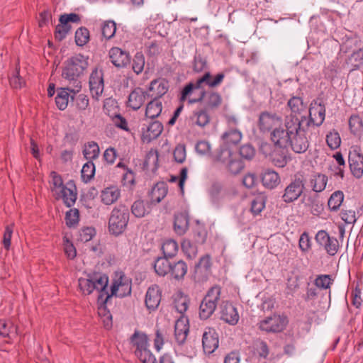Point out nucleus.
Masks as SVG:
<instances>
[{
	"mask_svg": "<svg viewBox=\"0 0 363 363\" xmlns=\"http://www.w3.org/2000/svg\"><path fill=\"white\" fill-rule=\"evenodd\" d=\"M285 129H277L270 135L274 145L277 147L291 146L296 153H303L309 147V141L304 128L301 127V119L296 116H286L284 120Z\"/></svg>",
	"mask_w": 363,
	"mask_h": 363,
	"instance_id": "nucleus-1",
	"label": "nucleus"
},
{
	"mask_svg": "<svg viewBox=\"0 0 363 363\" xmlns=\"http://www.w3.org/2000/svg\"><path fill=\"white\" fill-rule=\"evenodd\" d=\"M88 67V57L77 54L68 58L65 62L62 77L68 82L71 91L79 92L82 88L81 78Z\"/></svg>",
	"mask_w": 363,
	"mask_h": 363,
	"instance_id": "nucleus-2",
	"label": "nucleus"
},
{
	"mask_svg": "<svg viewBox=\"0 0 363 363\" xmlns=\"http://www.w3.org/2000/svg\"><path fill=\"white\" fill-rule=\"evenodd\" d=\"M129 208L123 204L116 206L111 211L108 220V230L114 235H121L129 221Z\"/></svg>",
	"mask_w": 363,
	"mask_h": 363,
	"instance_id": "nucleus-3",
	"label": "nucleus"
},
{
	"mask_svg": "<svg viewBox=\"0 0 363 363\" xmlns=\"http://www.w3.org/2000/svg\"><path fill=\"white\" fill-rule=\"evenodd\" d=\"M237 191L233 185L222 183H213L208 190L211 202L216 206H220L230 201L236 194Z\"/></svg>",
	"mask_w": 363,
	"mask_h": 363,
	"instance_id": "nucleus-4",
	"label": "nucleus"
},
{
	"mask_svg": "<svg viewBox=\"0 0 363 363\" xmlns=\"http://www.w3.org/2000/svg\"><path fill=\"white\" fill-rule=\"evenodd\" d=\"M221 289L218 286H212L207 292L200 304L199 315L202 319L208 318L215 311L220 299Z\"/></svg>",
	"mask_w": 363,
	"mask_h": 363,
	"instance_id": "nucleus-5",
	"label": "nucleus"
},
{
	"mask_svg": "<svg viewBox=\"0 0 363 363\" xmlns=\"http://www.w3.org/2000/svg\"><path fill=\"white\" fill-rule=\"evenodd\" d=\"M225 74L223 73H219L213 78L209 72H206L195 83H190L183 88V101L188 94H194L197 91L203 90L201 89L202 84H206L211 88L216 87L222 83Z\"/></svg>",
	"mask_w": 363,
	"mask_h": 363,
	"instance_id": "nucleus-6",
	"label": "nucleus"
},
{
	"mask_svg": "<svg viewBox=\"0 0 363 363\" xmlns=\"http://www.w3.org/2000/svg\"><path fill=\"white\" fill-rule=\"evenodd\" d=\"M282 122L281 116L277 113L263 111L259 116L257 125L260 132L272 133L277 129H284L280 127Z\"/></svg>",
	"mask_w": 363,
	"mask_h": 363,
	"instance_id": "nucleus-7",
	"label": "nucleus"
},
{
	"mask_svg": "<svg viewBox=\"0 0 363 363\" xmlns=\"http://www.w3.org/2000/svg\"><path fill=\"white\" fill-rule=\"evenodd\" d=\"M287 323L288 320L286 316L274 314L260 320L258 328L260 330L267 333H277L283 331Z\"/></svg>",
	"mask_w": 363,
	"mask_h": 363,
	"instance_id": "nucleus-8",
	"label": "nucleus"
},
{
	"mask_svg": "<svg viewBox=\"0 0 363 363\" xmlns=\"http://www.w3.org/2000/svg\"><path fill=\"white\" fill-rule=\"evenodd\" d=\"M198 91V96L189 99V104L203 101L206 110H215L220 107L223 99L221 95L214 91H205L200 90Z\"/></svg>",
	"mask_w": 363,
	"mask_h": 363,
	"instance_id": "nucleus-9",
	"label": "nucleus"
},
{
	"mask_svg": "<svg viewBox=\"0 0 363 363\" xmlns=\"http://www.w3.org/2000/svg\"><path fill=\"white\" fill-rule=\"evenodd\" d=\"M270 144L264 143L260 146V150L265 156H269L272 163L279 167H284L287 163V147H277L274 145V150L270 152Z\"/></svg>",
	"mask_w": 363,
	"mask_h": 363,
	"instance_id": "nucleus-10",
	"label": "nucleus"
},
{
	"mask_svg": "<svg viewBox=\"0 0 363 363\" xmlns=\"http://www.w3.org/2000/svg\"><path fill=\"white\" fill-rule=\"evenodd\" d=\"M94 284V290L99 292L97 302L99 305H106L108 300L111 298L112 294L107 291L108 278L105 274H94L91 276Z\"/></svg>",
	"mask_w": 363,
	"mask_h": 363,
	"instance_id": "nucleus-11",
	"label": "nucleus"
},
{
	"mask_svg": "<svg viewBox=\"0 0 363 363\" xmlns=\"http://www.w3.org/2000/svg\"><path fill=\"white\" fill-rule=\"evenodd\" d=\"M163 130L162 123L158 121L143 123L141 126V140L143 143H149L160 135Z\"/></svg>",
	"mask_w": 363,
	"mask_h": 363,
	"instance_id": "nucleus-12",
	"label": "nucleus"
},
{
	"mask_svg": "<svg viewBox=\"0 0 363 363\" xmlns=\"http://www.w3.org/2000/svg\"><path fill=\"white\" fill-rule=\"evenodd\" d=\"M304 189V183L302 179L295 178L286 186L282 199L285 203H291L297 200Z\"/></svg>",
	"mask_w": 363,
	"mask_h": 363,
	"instance_id": "nucleus-13",
	"label": "nucleus"
},
{
	"mask_svg": "<svg viewBox=\"0 0 363 363\" xmlns=\"http://www.w3.org/2000/svg\"><path fill=\"white\" fill-rule=\"evenodd\" d=\"M325 118V106L322 102L313 101L309 108V119L307 121V125L309 126L311 123L316 126H320L323 124Z\"/></svg>",
	"mask_w": 363,
	"mask_h": 363,
	"instance_id": "nucleus-14",
	"label": "nucleus"
},
{
	"mask_svg": "<svg viewBox=\"0 0 363 363\" xmlns=\"http://www.w3.org/2000/svg\"><path fill=\"white\" fill-rule=\"evenodd\" d=\"M119 290L122 291L119 294L121 297L128 296L131 293L130 281L121 272L116 274V278L111 286L112 296L116 295Z\"/></svg>",
	"mask_w": 363,
	"mask_h": 363,
	"instance_id": "nucleus-15",
	"label": "nucleus"
},
{
	"mask_svg": "<svg viewBox=\"0 0 363 363\" xmlns=\"http://www.w3.org/2000/svg\"><path fill=\"white\" fill-rule=\"evenodd\" d=\"M350 171L357 179L363 176V155L356 149L350 150L348 155Z\"/></svg>",
	"mask_w": 363,
	"mask_h": 363,
	"instance_id": "nucleus-16",
	"label": "nucleus"
},
{
	"mask_svg": "<svg viewBox=\"0 0 363 363\" xmlns=\"http://www.w3.org/2000/svg\"><path fill=\"white\" fill-rule=\"evenodd\" d=\"M89 84L93 97L98 98L101 95L104 89L103 71L94 69L90 74Z\"/></svg>",
	"mask_w": 363,
	"mask_h": 363,
	"instance_id": "nucleus-17",
	"label": "nucleus"
},
{
	"mask_svg": "<svg viewBox=\"0 0 363 363\" xmlns=\"http://www.w3.org/2000/svg\"><path fill=\"white\" fill-rule=\"evenodd\" d=\"M168 82L164 79L159 78L150 82L147 92V99H160L168 91Z\"/></svg>",
	"mask_w": 363,
	"mask_h": 363,
	"instance_id": "nucleus-18",
	"label": "nucleus"
},
{
	"mask_svg": "<svg viewBox=\"0 0 363 363\" xmlns=\"http://www.w3.org/2000/svg\"><path fill=\"white\" fill-rule=\"evenodd\" d=\"M218 335L213 328H207L203 334L202 345L203 351L212 354L218 347Z\"/></svg>",
	"mask_w": 363,
	"mask_h": 363,
	"instance_id": "nucleus-19",
	"label": "nucleus"
},
{
	"mask_svg": "<svg viewBox=\"0 0 363 363\" xmlns=\"http://www.w3.org/2000/svg\"><path fill=\"white\" fill-rule=\"evenodd\" d=\"M220 319L225 323L235 325L239 320L237 308L229 302H223L220 305Z\"/></svg>",
	"mask_w": 363,
	"mask_h": 363,
	"instance_id": "nucleus-20",
	"label": "nucleus"
},
{
	"mask_svg": "<svg viewBox=\"0 0 363 363\" xmlns=\"http://www.w3.org/2000/svg\"><path fill=\"white\" fill-rule=\"evenodd\" d=\"M109 57L112 64L118 68L125 67L130 62L129 54L117 47L110 50Z\"/></svg>",
	"mask_w": 363,
	"mask_h": 363,
	"instance_id": "nucleus-21",
	"label": "nucleus"
},
{
	"mask_svg": "<svg viewBox=\"0 0 363 363\" xmlns=\"http://www.w3.org/2000/svg\"><path fill=\"white\" fill-rule=\"evenodd\" d=\"M161 301V291L157 285L148 288L145 294V306L149 311H155Z\"/></svg>",
	"mask_w": 363,
	"mask_h": 363,
	"instance_id": "nucleus-22",
	"label": "nucleus"
},
{
	"mask_svg": "<svg viewBox=\"0 0 363 363\" xmlns=\"http://www.w3.org/2000/svg\"><path fill=\"white\" fill-rule=\"evenodd\" d=\"M130 342L136 347L135 354L141 356L142 353L149 349L148 337L146 334L135 330L130 337Z\"/></svg>",
	"mask_w": 363,
	"mask_h": 363,
	"instance_id": "nucleus-23",
	"label": "nucleus"
},
{
	"mask_svg": "<svg viewBox=\"0 0 363 363\" xmlns=\"http://www.w3.org/2000/svg\"><path fill=\"white\" fill-rule=\"evenodd\" d=\"M147 99V92L140 87L135 88L128 96V106L138 110Z\"/></svg>",
	"mask_w": 363,
	"mask_h": 363,
	"instance_id": "nucleus-24",
	"label": "nucleus"
},
{
	"mask_svg": "<svg viewBox=\"0 0 363 363\" xmlns=\"http://www.w3.org/2000/svg\"><path fill=\"white\" fill-rule=\"evenodd\" d=\"M291 113L289 116H295L301 119V123L307 121L306 116H301V113L306 109V105L303 104L302 98L299 96H292L287 103Z\"/></svg>",
	"mask_w": 363,
	"mask_h": 363,
	"instance_id": "nucleus-25",
	"label": "nucleus"
},
{
	"mask_svg": "<svg viewBox=\"0 0 363 363\" xmlns=\"http://www.w3.org/2000/svg\"><path fill=\"white\" fill-rule=\"evenodd\" d=\"M159 153L157 150L151 149L146 155L143 168L147 172L155 174L158 169Z\"/></svg>",
	"mask_w": 363,
	"mask_h": 363,
	"instance_id": "nucleus-26",
	"label": "nucleus"
},
{
	"mask_svg": "<svg viewBox=\"0 0 363 363\" xmlns=\"http://www.w3.org/2000/svg\"><path fill=\"white\" fill-rule=\"evenodd\" d=\"M167 188L164 182L157 183L150 193V202L154 204L160 203L167 195Z\"/></svg>",
	"mask_w": 363,
	"mask_h": 363,
	"instance_id": "nucleus-27",
	"label": "nucleus"
},
{
	"mask_svg": "<svg viewBox=\"0 0 363 363\" xmlns=\"http://www.w3.org/2000/svg\"><path fill=\"white\" fill-rule=\"evenodd\" d=\"M306 205L310 208L311 213L314 216H320L324 210L323 203L316 194L308 196Z\"/></svg>",
	"mask_w": 363,
	"mask_h": 363,
	"instance_id": "nucleus-28",
	"label": "nucleus"
},
{
	"mask_svg": "<svg viewBox=\"0 0 363 363\" xmlns=\"http://www.w3.org/2000/svg\"><path fill=\"white\" fill-rule=\"evenodd\" d=\"M262 182L264 186L274 189L279 184L280 179L276 172L267 169L262 174Z\"/></svg>",
	"mask_w": 363,
	"mask_h": 363,
	"instance_id": "nucleus-29",
	"label": "nucleus"
},
{
	"mask_svg": "<svg viewBox=\"0 0 363 363\" xmlns=\"http://www.w3.org/2000/svg\"><path fill=\"white\" fill-rule=\"evenodd\" d=\"M162 110V101L160 99H151L147 104L145 116L151 119H154L160 116Z\"/></svg>",
	"mask_w": 363,
	"mask_h": 363,
	"instance_id": "nucleus-30",
	"label": "nucleus"
},
{
	"mask_svg": "<svg viewBox=\"0 0 363 363\" xmlns=\"http://www.w3.org/2000/svg\"><path fill=\"white\" fill-rule=\"evenodd\" d=\"M165 257H159L155 259L153 267L155 272L159 276L164 277L169 273L172 264Z\"/></svg>",
	"mask_w": 363,
	"mask_h": 363,
	"instance_id": "nucleus-31",
	"label": "nucleus"
},
{
	"mask_svg": "<svg viewBox=\"0 0 363 363\" xmlns=\"http://www.w3.org/2000/svg\"><path fill=\"white\" fill-rule=\"evenodd\" d=\"M69 91L72 92L69 85L67 88H61L57 91L55 103L57 108L61 111L65 110L67 107L69 96Z\"/></svg>",
	"mask_w": 363,
	"mask_h": 363,
	"instance_id": "nucleus-32",
	"label": "nucleus"
},
{
	"mask_svg": "<svg viewBox=\"0 0 363 363\" xmlns=\"http://www.w3.org/2000/svg\"><path fill=\"white\" fill-rule=\"evenodd\" d=\"M241 139L242 133L235 128L225 132L222 135V140L225 145H237Z\"/></svg>",
	"mask_w": 363,
	"mask_h": 363,
	"instance_id": "nucleus-33",
	"label": "nucleus"
},
{
	"mask_svg": "<svg viewBox=\"0 0 363 363\" xmlns=\"http://www.w3.org/2000/svg\"><path fill=\"white\" fill-rule=\"evenodd\" d=\"M120 191L116 188H106L101 193V201L106 205H111L118 200Z\"/></svg>",
	"mask_w": 363,
	"mask_h": 363,
	"instance_id": "nucleus-34",
	"label": "nucleus"
},
{
	"mask_svg": "<svg viewBox=\"0 0 363 363\" xmlns=\"http://www.w3.org/2000/svg\"><path fill=\"white\" fill-rule=\"evenodd\" d=\"M57 194L59 197L62 199L64 203L67 207L72 206L77 199V193L67 187H62Z\"/></svg>",
	"mask_w": 363,
	"mask_h": 363,
	"instance_id": "nucleus-35",
	"label": "nucleus"
},
{
	"mask_svg": "<svg viewBox=\"0 0 363 363\" xmlns=\"http://www.w3.org/2000/svg\"><path fill=\"white\" fill-rule=\"evenodd\" d=\"M99 152L98 144L91 141L85 145L83 150V155L88 161H92L99 157Z\"/></svg>",
	"mask_w": 363,
	"mask_h": 363,
	"instance_id": "nucleus-36",
	"label": "nucleus"
},
{
	"mask_svg": "<svg viewBox=\"0 0 363 363\" xmlns=\"http://www.w3.org/2000/svg\"><path fill=\"white\" fill-rule=\"evenodd\" d=\"M334 282V279L330 274H319L314 279V285L319 289H329Z\"/></svg>",
	"mask_w": 363,
	"mask_h": 363,
	"instance_id": "nucleus-37",
	"label": "nucleus"
},
{
	"mask_svg": "<svg viewBox=\"0 0 363 363\" xmlns=\"http://www.w3.org/2000/svg\"><path fill=\"white\" fill-rule=\"evenodd\" d=\"M344 200V194L341 191H336L333 192L330 196L328 206L331 211H337Z\"/></svg>",
	"mask_w": 363,
	"mask_h": 363,
	"instance_id": "nucleus-38",
	"label": "nucleus"
},
{
	"mask_svg": "<svg viewBox=\"0 0 363 363\" xmlns=\"http://www.w3.org/2000/svg\"><path fill=\"white\" fill-rule=\"evenodd\" d=\"M347 63L352 67L353 70L359 69L363 65V48L353 52Z\"/></svg>",
	"mask_w": 363,
	"mask_h": 363,
	"instance_id": "nucleus-39",
	"label": "nucleus"
},
{
	"mask_svg": "<svg viewBox=\"0 0 363 363\" xmlns=\"http://www.w3.org/2000/svg\"><path fill=\"white\" fill-rule=\"evenodd\" d=\"M233 157V152L231 150L225 146H221L219 151L213 156V160L215 162H221L225 165Z\"/></svg>",
	"mask_w": 363,
	"mask_h": 363,
	"instance_id": "nucleus-40",
	"label": "nucleus"
},
{
	"mask_svg": "<svg viewBox=\"0 0 363 363\" xmlns=\"http://www.w3.org/2000/svg\"><path fill=\"white\" fill-rule=\"evenodd\" d=\"M95 165L92 161L85 163L81 171V177L84 182L88 183L94 177L95 174Z\"/></svg>",
	"mask_w": 363,
	"mask_h": 363,
	"instance_id": "nucleus-41",
	"label": "nucleus"
},
{
	"mask_svg": "<svg viewBox=\"0 0 363 363\" xmlns=\"http://www.w3.org/2000/svg\"><path fill=\"white\" fill-rule=\"evenodd\" d=\"M349 127L352 134H360L363 130V122L361 117L357 114L352 115L349 119Z\"/></svg>",
	"mask_w": 363,
	"mask_h": 363,
	"instance_id": "nucleus-42",
	"label": "nucleus"
},
{
	"mask_svg": "<svg viewBox=\"0 0 363 363\" xmlns=\"http://www.w3.org/2000/svg\"><path fill=\"white\" fill-rule=\"evenodd\" d=\"M162 250L164 257L167 258L172 257L178 251L177 242L172 239L167 240L162 244Z\"/></svg>",
	"mask_w": 363,
	"mask_h": 363,
	"instance_id": "nucleus-43",
	"label": "nucleus"
},
{
	"mask_svg": "<svg viewBox=\"0 0 363 363\" xmlns=\"http://www.w3.org/2000/svg\"><path fill=\"white\" fill-rule=\"evenodd\" d=\"M89 40V31L85 27H80L75 32V43L77 45L82 47Z\"/></svg>",
	"mask_w": 363,
	"mask_h": 363,
	"instance_id": "nucleus-44",
	"label": "nucleus"
},
{
	"mask_svg": "<svg viewBox=\"0 0 363 363\" xmlns=\"http://www.w3.org/2000/svg\"><path fill=\"white\" fill-rule=\"evenodd\" d=\"M78 282L79 287L84 294L89 295L94 291L91 276L89 275L88 278H79Z\"/></svg>",
	"mask_w": 363,
	"mask_h": 363,
	"instance_id": "nucleus-45",
	"label": "nucleus"
},
{
	"mask_svg": "<svg viewBox=\"0 0 363 363\" xmlns=\"http://www.w3.org/2000/svg\"><path fill=\"white\" fill-rule=\"evenodd\" d=\"M327 182L328 177L325 174H319L315 176L311 181L313 190L315 192L323 191L325 189Z\"/></svg>",
	"mask_w": 363,
	"mask_h": 363,
	"instance_id": "nucleus-46",
	"label": "nucleus"
},
{
	"mask_svg": "<svg viewBox=\"0 0 363 363\" xmlns=\"http://www.w3.org/2000/svg\"><path fill=\"white\" fill-rule=\"evenodd\" d=\"M116 31V25L113 21H107L104 23L101 28V33L106 40L112 38Z\"/></svg>",
	"mask_w": 363,
	"mask_h": 363,
	"instance_id": "nucleus-47",
	"label": "nucleus"
},
{
	"mask_svg": "<svg viewBox=\"0 0 363 363\" xmlns=\"http://www.w3.org/2000/svg\"><path fill=\"white\" fill-rule=\"evenodd\" d=\"M326 143L332 150L338 148L341 144V138L338 132L335 130L329 132L326 135Z\"/></svg>",
	"mask_w": 363,
	"mask_h": 363,
	"instance_id": "nucleus-48",
	"label": "nucleus"
},
{
	"mask_svg": "<svg viewBox=\"0 0 363 363\" xmlns=\"http://www.w3.org/2000/svg\"><path fill=\"white\" fill-rule=\"evenodd\" d=\"M145 66V57L140 52H138L133 60V70L137 74L141 73Z\"/></svg>",
	"mask_w": 363,
	"mask_h": 363,
	"instance_id": "nucleus-49",
	"label": "nucleus"
},
{
	"mask_svg": "<svg viewBox=\"0 0 363 363\" xmlns=\"http://www.w3.org/2000/svg\"><path fill=\"white\" fill-rule=\"evenodd\" d=\"M265 207V199L263 196H256L251 201L250 211L254 215H258Z\"/></svg>",
	"mask_w": 363,
	"mask_h": 363,
	"instance_id": "nucleus-50",
	"label": "nucleus"
},
{
	"mask_svg": "<svg viewBox=\"0 0 363 363\" xmlns=\"http://www.w3.org/2000/svg\"><path fill=\"white\" fill-rule=\"evenodd\" d=\"M71 30V26L60 23L55 28V40L60 42L63 40Z\"/></svg>",
	"mask_w": 363,
	"mask_h": 363,
	"instance_id": "nucleus-51",
	"label": "nucleus"
},
{
	"mask_svg": "<svg viewBox=\"0 0 363 363\" xmlns=\"http://www.w3.org/2000/svg\"><path fill=\"white\" fill-rule=\"evenodd\" d=\"M131 212L137 218L144 217L147 213L144 201L142 200L135 201L131 206Z\"/></svg>",
	"mask_w": 363,
	"mask_h": 363,
	"instance_id": "nucleus-52",
	"label": "nucleus"
},
{
	"mask_svg": "<svg viewBox=\"0 0 363 363\" xmlns=\"http://www.w3.org/2000/svg\"><path fill=\"white\" fill-rule=\"evenodd\" d=\"M196 152L203 156H210L211 151V145L207 140H199L195 145Z\"/></svg>",
	"mask_w": 363,
	"mask_h": 363,
	"instance_id": "nucleus-53",
	"label": "nucleus"
},
{
	"mask_svg": "<svg viewBox=\"0 0 363 363\" xmlns=\"http://www.w3.org/2000/svg\"><path fill=\"white\" fill-rule=\"evenodd\" d=\"M65 220L69 228L75 226L79 222V211L77 208L68 211L65 215Z\"/></svg>",
	"mask_w": 363,
	"mask_h": 363,
	"instance_id": "nucleus-54",
	"label": "nucleus"
},
{
	"mask_svg": "<svg viewBox=\"0 0 363 363\" xmlns=\"http://www.w3.org/2000/svg\"><path fill=\"white\" fill-rule=\"evenodd\" d=\"M226 167L232 174H238L243 168V163L241 160L233 157L225 164Z\"/></svg>",
	"mask_w": 363,
	"mask_h": 363,
	"instance_id": "nucleus-55",
	"label": "nucleus"
},
{
	"mask_svg": "<svg viewBox=\"0 0 363 363\" xmlns=\"http://www.w3.org/2000/svg\"><path fill=\"white\" fill-rule=\"evenodd\" d=\"M95 229L92 227H85L79 232L78 240L83 242H86L92 239L95 235Z\"/></svg>",
	"mask_w": 363,
	"mask_h": 363,
	"instance_id": "nucleus-56",
	"label": "nucleus"
},
{
	"mask_svg": "<svg viewBox=\"0 0 363 363\" xmlns=\"http://www.w3.org/2000/svg\"><path fill=\"white\" fill-rule=\"evenodd\" d=\"M183 252H184L188 259H191L197 254L196 246L191 244L189 240H183Z\"/></svg>",
	"mask_w": 363,
	"mask_h": 363,
	"instance_id": "nucleus-57",
	"label": "nucleus"
},
{
	"mask_svg": "<svg viewBox=\"0 0 363 363\" xmlns=\"http://www.w3.org/2000/svg\"><path fill=\"white\" fill-rule=\"evenodd\" d=\"M328 254L330 255H335L339 249V242L337 238L331 237L328 241L326 245L323 246Z\"/></svg>",
	"mask_w": 363,
	"mask_h": 363,
	"instance_id": "nucleus-58",
	"label": "nucleus"
},
{
	"mask_svg": "<svg viewBox=\"0 0 363 363\" xmlns=\"http://www.w3.org/2000/svg\"><path fill=\"white\" fill-rule=\"evenodd\" d=\"M255 150L252 145L247 144L240 147V156L247 160L252 159L255 156Z\"/></svg>",
	"mask_w": 363,
	"mask_h": 363,
	"instance_id": "nucleus-59",
	"label": "nucleus"
},
{
	"mask_svg": "<svg viewBox=\"0 0 363 363\" xmlns=\"http://www.w3.org/2000/svg\"><path fill=\"white\" fill-rule=\"evenodd\" d=\"M99 313L101 315H103V322L104 324V327L106 329H110L112 326V315L109 311H106L105 305H100Z\"/></svg>",
	"mask_w": 363,
	"mask_h": 363,
	"instance_id": "nucleus-60",
	"label": "nucleus"
},
{
	"mask_svg": "<svg viewBox=\"0 0 363 363\" xmlns=\"http://www.w3.org/2000/svg\"><path fill=\"white\" fill-rule=\"evenodd\" d=\"M194 70L200 72L207 69L206 60L201 55L195 56L193 65Z\"/></svg>",
	"mask_w": 363,
	"mask_h": 363,
	"instance_id": "nucleus-61",
	"label": "nucleus"
},
{
	"mask_svg": "<svg viewBox=\"0 0 363 363\" xmlns=\"http://www.w3.org/2000/svg\"><path fill=\"white\" fill-rule=\"evenodd\" d=\"M63 242L65 252L67 255V257L71 259H74L77 255V251L74 245L66 237L63 238Z\"/></svg>",
	"mask_w": 363,
	"mask_h": 363,
	"instance_id": "nucleus-62",
	"label": "nucleus"
},
{
	"mask_svg": "<svg viewBox=\"0 0 363 363\" xmlns=\"http://www.w3.org/2000/svg\"><path fill=\"white\" fill-rule=\"evenodd\" d=\"M59 21L62 24L69 25V22L79 23L80 21V17L75 13H65L60 16Z\"/></svg>",
	"mask_w": 363,
	"mask_h": 363,
	"instance_id": "nucleus-63",
	"label": "nucleus"
},
{
	"mask_svg": "<svg viewBox=\"0 0 363 363\" xmlns=\"http://www.w3.org/2000/svg\"><path fill=\"white\" fill-rule=\"evenodd\" d=\"M196 120L195 123L203 127L209 123L210 118L206 111H200L195 114Z\"/></svg>",
	"mask_w": 363,
	"mask_h": 363,
	"instance_id": "nucleus-64",
	"label": "nucleus"
}]
</instances>
